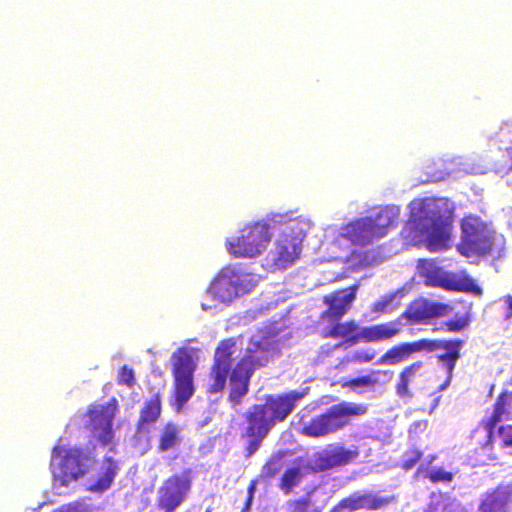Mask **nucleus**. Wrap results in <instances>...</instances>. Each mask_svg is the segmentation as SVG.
Returning <instances> with one entry per match:
<instances>
[{
	"instance_id": "39",
	"label": "nucleus",
	"mask_w": 512,
	"mask_h": 512,
	"mask_svg": "<svg viewBox=\"0 0 512 512\" xmlns=\"http://www.w3.org/2000/svg\"><path fill=\"white\" fill-rule=\"evenodd\" d=\"M498 432L504 446L512 447V425L500 426Z\"/></svg>"
},
{
	"instance_id": "48",
	"label": "nucleus",
	"mask_w": 512,
	"mask_h": 512,
	"mask_svg": "<svg viewBox=\"0 0 512 512\" xmlns=\"http://www.w3.org/2000/svg\"><path fill=\"white\" fill-rule=\"evenodd\" d=\"M440 178H441L440 176H435V177H434V179H433V181H437V180H439Z\"/></svg>"
},
{
	"instance_id": "10",
	"label": "nucleus",
	"mask_w": 512,
	"mask_h": 512,
	"mask_svg": "<svg viewBox=\"0 0 512 512\" xmlns=\"http://www.w3.org/2000/svg\"><path fill=\"white\" fill-rule=\"evenodd\" d=\"M366 410L364 405L343 401L304 423L302 433L310 437H322L334 433L348 425L351 417L363 415Z\"/></svg>"
},
{
	"instance_id": "18",
	"label": "nucleus",
	"mask_w": 512,
	"mask_h": 512,
	"mask_svg": "<svg viewBox=\"0 0 512 512\" xmlns=\"http://www.w3.org/2000/svg\"><path fill=\"white\" fill-rule=\"evenodd\" d=\"M357 290L358 286L353 285L325 296L324 301L328 309L324 312V315L332 320H339L355 300Z\"/></svg>"
},
{
	"instance_id": "24",
	"label": "nucleus",
	"mask_w": 512,
	"mask_h": 512,
	"mask_svg": "<svg viewBox=\"0 0 512 512\" xmlns=\"http://www.w3.org/2000/svg\"><path fill=\"white\" fill-rule=\"evenodd\" d=\"M353 512L367 509L377 510L389 503L388 498L378 496L372 492H355L347 497Z\"/></svg>"
},
{
	"instance_id": "33",
	"label": "nucleus",
	"mask_w": 512,
	"mask_h": 512,
	"mask_svg": "<svg viewBox=\"0 0 512 512\" xmlns=\"http://www.w3.org/2000/svg\"><path fill=\"white\" fill-rule=\"evenodd\" d=\"M287 453L285 451H278L270 460L264 465L262 473L266 477H274L283 467V460Z\"/></svg>"
},
{
	"instance_id": "30",
	"label": "nucleus",
	"mask_w": 512,
	"mask_h": 512,
	"mask_svg": "<svg viewBox=\"0 0 512 512\" xmlns=\"http://www.w3.org/2000/svg\"><path fill=\"white\" fill-rule=\"evenodd\" d=\"M304 477L301 467H292L287 469L281 477L280 489L286 494H290L294 487L298 486Z\"/></svg>"
},
{
	"instance_id": "38",
	"label": "nucleus",
	"mask_w": 512,
	"mask_h": 512,
	"mask_svg": "<svg viewBox=\"0 0 512 512\" xmlns=\"http://www.w3.org/2000/svg\"><path fill=\"white\" fill-rule=\"evenodd\" d=\"M376 352L373 349H359L354 352L352 360L355 362H370L375 358Z\"/></svg>"
},
{
	"instance_id": "11",
	"label": "nucleus",
	"mask_w": 512,
	"mask_h": 512,
	"mask_svg": "<svg viewBox=\"0 0 512 512\" xmlns=\"http://www.w3.org/2000/svg\"><path fill=\"white\" fill-rule=\"evenodd\" d=\"M171 363L175 388L174 404L177 412H180L195 392L194 372L197 363L193 349L179 348L172 354Z\"/></svg>"
},
{
	"instance_id": "16",
	"label": "nucleus",
	"mask_w": 512,
	"mask_h": 512,
	"mask_svg": "<svg viewBox=\"0 0 512 512\" xmlns=\"http://www.w3.org/2000/svg\"><path fill=\"white\" fill-rule=\"evenodd\" d=\"M451 310L447 304L420 298L407 307L401 318L407 319L411 324L428 323L434 318L448 315Z\"/></svg>"
},
{
	"instance_id": "9",
	"label": "nucleus",
	"mask_w": 512,
	"mask_h": 512,
	"mask_svg": "<svg viewBox=\"0 0 512 512\" xmlns=\"http://www.w3.org/2000/svg\"><path fill=\"white\" fill-rule=\"evenodd\" d=\"M281 223L284 225L275 248L269 252V257L278 268H286L292 264L302 251V243L306 233L311 228V221L305 217L292 219V213Z\"/></svg>"
},
{
	"instance_id": "15",
	"label": "nucleus",
	"mask_w": 512,
	"mask_h": 512,
	"mask_svg": "<svg viewBox=\"0 0 512 512\" xmlns=\"http://www.w3.org/2000/svg\"><path fill=\"white\" fill-rule=\"evenodd\" d=\"M190 480L186 475H173L158 490V505L164 512H174L185 500L190 490Z\"/></svg>"
},
{
	"instance_id": "17",
	"label": "nucleus",
	"mask_w": 512,
	"mask_h": 512,
	"mask_svg": "<svg viewBox=\"0 0 512 512\" xmlns=\"http://www.w3.org/2000/svg\"><path fill=\"white\" fill-rule=\"evenodd\" d=\"M445 173L450 175L458 172L464 174L480 175L490 170L481 157L477 155L455 156L443 160Z\"/></svg>"
},
{
	"instance_id": "22",
	"label": "nucleus",
	"mask_w": 512,
	"mask_h": 512,
	"mask_svg": "<svg viewBox=\"0 0 512 512\" xmlns=\"http://www.w3.org/2000/svg\"><path fill=\"white\" fill-rule=\"evenodd\" d=\"M428 339H421L412 343H402L388 350L378 361V364H396L403 361L409 355L429 347Z\"/></svg>"
},
{
	"instance_id": "44",
	"label": "nucleus",
	"mask_w": 512,
	"mask_h": 512,
	"mask_svg": "<svg viewBox=\"0 0 512 512\" xmlns=\"http://www.w3.org/2000/svg\"><path fill=\"white\" fill-rule=\"evenodd\" d=\"M504 302L507 305L506 318L509 319V318L512 317V296L511 295L505 296L504 297Z\"/></svg>"
},
{
	"instance_id": "8",
	"label": "nucleus",
	"mask_w": 512,
	"mask_h": 512,
	"mask_svg": "<svg viewBox=\"0 0 512 512\" xmlns=\"http://www.w3.org/2000/svg\"><path fill=\"white\" fill-rule=\"evenodd\" d=\"M400 215L396 205L381 207L374 213L356 219L341 228L340 235L356 245H369L374 240L385 237L393 228Z\"/></svg>"
},
{
	"instance_id": "13",
	"label": "nucleus",
	"mask_w": 512,
	"mask_h": 512,
	"mask_svg": "<svg viewBox=\"0 0 512 512\" xmlns=\"http://www.w3.org/2000/svg\"><path fill=\"white\" fill-rule=\"evenodd\" d=\"M116 410V400L112 399L105 404L91 405L87 413L82 416L84 427L102 445L109 444L114 437L113 419Z\"/></svg>"
},
{
	"instance_id": "37",
	"label": "nucleus",
	"mask_w": 512,
	"mask_h": 512,
	"mask_svg": "<svg viewBox=\"0 0 512 512\" xmlns=\"http://www.w3.org/2000/svg\"><path fill=\"white\" fill-rule=\"evenodd\" d=\"M119 382L132 387L135 384L134 372L127 365L121 367L119 372Z\"/></svg>"
},
{
	"instance_id": "31",
	"label": "nucleus",
	"mask_w": 512,
	"mask_h": 512,
	"mask_svg": "<svg viewBox=\"0 0 512 512\" xmlns=\"http://www.w3.org/2000/svg\"><path fill=\"white\" fill-rule=\"evenodd\" d=\"M381 376L386 378V380H390L392 377V372L374 371L369 375H364V376H360L355 379H352L350 381V386L353 389H357L359 387H370V386L377 384L380 381Z\"/></svg>"
},
{
	"instance_id": "4",
	"label": "nucleus",
	"mask_w": 512,
	"mask_h": 512,
	"mask_svg": "<svg viewBox=\"0 0 512 512\" xmlns=\"http://www.w3.org/2000/svg\"><path fill=\"white\" fill-rule=\"evenodd\" d=\"M94 447H69L56 445L51 454L50 470L53 491L57 495L66 493L73 482L84 477L95 465Z\"/></svg>"
},
{
	"instance_id": "49",
	"label": "nucleus",
	"mask_w": 512,
	"mask_h": 512,
	"mask_svg": "<svg viewBox=\"0 0 512 512\" xmlns=\"http://www.w3.org/2000/svg\"><path fill=\"white\" fill-rule=\"evenodd\" d=\"M508 185H512V182H510L509 180L507 181Z\"/></svg>"
},
{
	"instance_id": "26",
	"label": "nucleus",
	"mask_w": 512,
	"mask_h": 512,
	"mask_svg": "<svg viewBox=\"0 0 512 512\" xmlns=\"http://www.w3.org/2000/svg\"><path fill=\"white\" fill-rule=\"evenodd\" d=\"M117 463L111 458L106 457L102 466V473L98 479L88 486L92 492L102 493L108 490L117 474Z\"/></svg>"
},
{
	"instance_id": "40",
	"label": "nucleus",
	"mask_w": 512,
	"mask_h": 512,
	"mask_svg": "<svg viewBox=\"0 0 512 512\" xmlns=\"http://www.w3.org/2000/svg\"><path fill=\"white\" fill-rule=\"evenodd\" d=\"M422 453L420 451H412L405 455L403 467L406 470L412 469L415 464L420 460Z\"/></svg>"
},
{
	"instance_id": "35",
	"label": "nucleus",
	"mask_w": 512,
	"mask_h": 512,
	"mask_svg": "<svg viewBox=\"0 0 512 512\" xmlns=\"http://www.w3.org/2000/svg\"><path fill=\"white\" fill-rule=\"evenodd\" d=\"M427 478L433 483H450L453 480V473L443 468L433 467L428 471Z\"/></svg>"
},
{
	"instance_id": "14",
	"label": "nucleus",
	"mask_w": 512,
	"mask_h": 512,
	"mask_svg": "<svg viewBox=\"0 0 512 512\" xmlns=\"http://www.w3.org/2000/svg\"><path fill=\"white\" fill-rule=\"evenodd\" d=\"M359 456L356 447H345L342 444H331L315 453L312 462L315 470L328 471L352 463Z\"/></svg>"
},
{
	"instance_id": "34",
	"label": "nucleus",
	"mask_w": 512,
	"mask_h": 512,
	"mask_svg": "<svg viewBox=\"0 0 512 512\" xmlns=\"http://www.w3.org/2000/svg\"><path fill=\"white\" fill-rule=\"evenodd\" d=\"M417 367H419V364H413L409 367H406L400 374L399 383L397 385V393L400 396L407 394L410 378L414 375L415 369Z\"/></svg>"
},
{
	"instance_id": "45",
	"label": "nucleus",
	"mask_w": 512,
	"mask_h": 512,
	"mask_svg": "<svg viewBox=\"0 0 512 512\" xmlns=\"http://www.w3.org/2000/svg\"><path fill=\"white\" fill-rule=\"evenodd\" d=\"M438 504L430 503L425 512H438Z\"/></svg>"
},
{
	"instance_id": "42",
	"label": "nucleus",
	"mask_w": 512,
	"mask_h": 512,
	"mask_svg": "<svg viewBox=\"0 0 512 512\" xmlns=\"http://www.w3.org/2000/svg\"><path fill=\"white\" fill-rule=\"evenodd\" d=\"M330 512H353L347 498L342 499Z\"/></svg>"
},
{
	"instance_id": "23",
	"label": "nucleus",
	"mask_w": 512,
	"mask_h": 512,
	"mask_svg": "<svg viewBox=\"0 0 512 512\" xmlns=\"http://www.w3.org/2000/svg\"><path fill=\"white\" fill-rule=\"evenodd\" d=\"M512 498V487L499 486L488 494L480 505L481 512H508V503Z\"/></svg>"
},
{
	"instance_id": "21",
	"label": "nucleus",
	"mask_w": 512,
	"mask_h": 512,
	"mask_svg": "<svg viewBox=\"0 0 512 512\" xmlns=\"http://www.w3.org/2000/svg\"><path fill=\"white\" fill-rule=\"evenodd\" d=\"M489 141L494 142L499 150H504L508 157V164L505 166L495 167L497 174L512 171V122H504L498 130L488 136Z\"/></svg>"
},
{
	"instance_id": "36",
	"label": "nucleus",
	"mask_w": 512,
	"mask_h": 512,
	"mask_svg": "<svg viewBox=\"0 0 512 512\" xmlns=\"http://www.w3.org/2000/svg\"><path fill=\"white\" fill-rule=\"evenodd\" d=\"M287 504L291 512H309L311 501L308 497H303L298 500L289 501Z\"/></svg>"
},
{
	"instance_id": "2",
	"label": "nucleus",
	"mask_w": 512,
	"mask_h": 512,
	"mask_svg": "<svg viewBox=\"0 0 512 512\" xmlns=\"http://www.w3.org/2000/svg\"><path fill=\"white\" fill-rule=\"evenodd\" d=\"M410 219L404 230L414 245H425L430 251L449 246L455 206L445 197L414 199L409 204Z\"/></svg>"
},
{
	"instance_id": "47",
	"label": "nucleus",
	"mask_w": 512,
	"mask_h": 512,
	"mask_svg": "<svg viewBox=\"0 0 512 512\" xmlns=\"http://www.w3.org/2000/svg\"><path fill=\"white\" fill-rule=\"evenodd\" d=\"M251 498L248 499L246 505H245V508L242 510V512H247L249 509H250V506H251Z\"/></svg>"
},
{
	"instance_id": "1",
	"label": "nucleus",
	"mask_w": 512,
	"mask_h": 512,
	"mask_svg": "<svg viewBox=\"0 0 512 512\" xmlns=\"http://www.w3.org/2000/svg\"><path fill=\"white\" fill-rule=\"evenodd\" d=\"M276 334L270 328L253 335L246 348L244 357L231 370L236 352V341L227 339L217 347L214 355V365L211 371L208 392H221L230 376L229 400L237 405L248 393L251 376L257 368L265 366L279 353Z\"/></svg>"
},
{
	"instance_id": "12",
	"label": "nucleus",
	"mask_w": 512,
	"mask_h": 512,
	"mask_svg": "<svg viewBox=\"0 0 512 512\" xmlns=\"http://www.w3.org/2000/svg\"><path fill=\"white\" fill-rule=\"evenodd\" d=\"M417 269L419 276L424 278V282L428 286L452 291H466L475 295L482 294V289L473 279L468 276H460L456 273L445 271L432 260H419Z\"/></svg>"
},
{
	"instance_id": "43",
	"label": "nucleus",
	"mask_w": 512,
	"mask_h": 512,
	"mask_svg": "<svg viewBox=\"0 0 512 512\" xmlns=\"http://www.w3.org/2000/svg\"><path fill=\"white\" fill-rule=\"evenodd\" d=\"M57 512H81V507L78 504H69L61 507Z\"/></svg>"
},
{
	"instance_id": "29",
	"label": "nucleus",
	"mask_w": 512,
	"mask_h": 512,
	"mask_svg": "<svg viewBox=\"0 0 512 512\" xmlns=\"http://www.w3.org/2000/svg\"><path fill=\"white\" fill-rule=\"evenodd\" d=\"M510 403L511 395L508 393L500 394L494 405L493 413L487 423L490 429L495 428L496 425L508 415L507 407L510 405Z\"/></svg>"
},
{
	"instance_id": "3",
	"label": "nucleus",
	"mask_w": 512,
	"mask_h": 512,
	"mask_svg": "<svg viewBox=\"0 0 512 512\" xmlns=\"http://www.w3.org/2000/svg\"><path fill=\"white\" fill-rule=\"evenodd\" d=\"M307 391L308 388H305L302 391L292 390L281 395L269 396L265 404L254 405L245 413L246 457H251L259 450L272 427L277 422L284 421L293 412L297 402L304 398Z\"/></svg>"
},
{
	"instance_id": "6",
	"label": "nucleus",
	"mask_w": 512,
	"mask_h": 512,
	"mask_svg": "<svg viewBox=\"0 0 512 512\" xmlns=\"http://www.w3.org/2000/svg\"><path fill=\"white\" fill-rule=\"evenodd\" d=\"M288 214L270 213L261 221L246 225L239 235L228 238L226 246L235 257L255 258L261 255L271 241L273 230Z\"/></svg>"
},
{
	"instance_id": "20",
	"label": "nucleus",
	"mask_w": 512,
	"mask_h": 512,
	"mask_svg": "<svg viewBox=\"0 0 512 512\" xmlns=\"http://www.w3.org/2000/svg\"><path fill=\"white\" fill-rule=\"evenodd\" d=\"M429 347L424 348L427 351L443 349L445 352L438 356L439 362L446 368L447 374L453 375L456 362L460 358V350L464 345L461 339L453 340H429Z\"/></svg>"
},
{
	"instance_id": "19",
	"label": "nucleus",
	"mask_w": 512,
	"mask_h": 512,
	"mask_svg": "<svg viewBox=\"0 0 512 512\" xmlns=\"http://www.w3.org/2000/svg\"><path fill=\"white\" fill-rule=\"evenodd\" d=\"M400 326V321H391L388 323L362 327L358 331L357 335L351 336L348 341L351 344H356L360 340H364L366 342H378L391 339L400 332Z\"/></svg>"
},
{
	"instance_id": "7",
	"label": "nucleus",
	"mask_w": 512,
	"mask_h": 512,
	"mask_svg": "<svg viewBox=\"0 0 512 512\" xmlns=\"http://www.w3.org/2000/svg\"><path fill=\"white\" fill-rule=\"evenodd\" d=\"M260 276L246 272L239 266L223 268L207 290L211 303L203 301L201 307L204 311L217 307V302L230 304L232 301L249 293L260 281Z\"/></svg>"
},
{
	"instance_id": "41",
	"label": "nucleus",
	"mask_w": 512,
	"mask_h": 512,
	"mask_svg": "<svg viewBox=\"0 0 512 512\" xmlns=\"http://www.w3.org/2000/svg\"><path fill=\"white\" fill-rule=\"evenodd\" d=\"M467 321L464 318H458L456 320H450L446 323L449 331L457 332L467 326Z\"/></svg>"
},
{
	"instance_id": "28",
	"label": "nucleus",
	"mask_w": 512,
	"mask_h": 512,
	"mask_svg": "<svg viewBox=\"0 0 512 512\" xmlns=\"http://www.w3.org/2000/svg\"><path fill=\"white\" fill-rule=\"evenodd\" d=\"M179 434L180 428L173 423H168L160 435L158 446L159 452H166L178 446L181 443Z\"/></svg>"
},
{
	"instance_id": "5",
	"label": "nucleus",
	"mask_w": 512,
	"mask_h": 512,
	"mask_svg": "<svg viewBox=\"0 0 512 512\" xmlns=\"http://www.w3.org/2000/svg\"><path fill=\"white\" fill-rule=\"evenodd\" d=\"M461 242L458 251L467 257L489 256L500 259L505 252V238L480 217L468 215L461 222Z\"/></svg>"
},
{
	"instance_id": "25",
	"label": "nucleus",
	"mask_w": 512,
	"mask_h": 512,
	"mask_svg": "<svg viewBox=\"0 0 512 512\" xmlns=\"http://www.w3.org/2000/svg\"><path fill=\"white\" fill-rule=\"evenodd\" d=\"M410 289L411 285L407 283L396 291L382 296L373 304L372 311L375 313H386L396 310Z\"/></svg>"
},
{
	"instance_id": "32",
	"label": "nucleus",
	"mask_w": 512,
	"mask_h": 512,
	"mask_svg": "<svg viewBox=\"0 0 512 512\" xmlns=\"http://www.w3.org/2000/svg\"><path fill=\"white\" fill-rule=\"evenodd\" d=\"M358 326L354 321L345 323H337L330 329L329 335L331 337H345V343L352 345L348 340L351 336L357 335Z\"/></svg>"
},
{
	"instance_id": "27",
	"label": "nucleus",
	"mask_w": 512,
	"mask_h": 512,
	"mask_svg": "<svg viewBox=\"0 0 512 512\" xmlns=\"http://www.w3.org/2000/svg\"><path fill=\"white\" fill-rule=\"evenodd\" d=\"M161 413V402L159 396H154L145 402L141 410L138 422V431L143 432L146 425L152 424L157 421Z\"/></svg>"
},
{
	"instance_id": "46",
	"label": "nucleus",
	"mask_w": 512,
	"mask_h": 512,
	"mask_svg": "<svg viewBox=\"0 0 512 512\" xmlns=\"http://www.w3.org/2000/svg\"><path fill=\"white\" fill-rule=\"evenodd\" d=\"M451 379H452V376H450V374H447L446 381L440 386L441 391L445 390L449 386Z\"/></svg>"
}]
</instances>
